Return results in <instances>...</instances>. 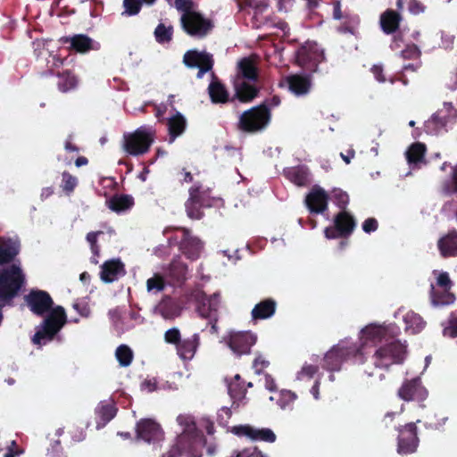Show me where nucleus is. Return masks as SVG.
<instances>
[{
	"instance_id": "1",
	"label": "nucleus",
	"mask_w": 457,
	"mask_h": 457,
	"mask_svg": "<svg viewBox=\"0 0 457 457\" xmlns=\"http://www.w3.org/2000/svg\"><path fill=\"white\" fill-rule=\"evenodd\" d=\"M399 328L395 325L370 324L361 331L362 349L368 342L379 343L371 361L376 368L387 370L392 365L401 364L406 357V346L395 337Z\"/></svg>"
},
{
	"instance_id": "2",
	"label": "nucleus",
	"mask_w": 457,
	"mask_h": 457,
	"mask_svg": "<svg viewBox=\"0 0 457 457\" xmlns=\"http://www.w3.org/2000/svg\"><path fill=\"white\" fill-rule=\"evenodd\" d=\"M177 421L182 432L162 457H201L205 441L197 431L193 418L188 415H179Z\"/></svg>"
},
{
	"instance_id": "3",
	"label": "nucleus",
	"mask_w": 457,
	"mask_h": 457,
	"mask_svg": "<svg viewBox=\"0 0 457 457\" xmlns=\"http://www.w3.org/2000/svg\"><path fill=\"white\" fill-rule=\"evenodd\" d=\"M257 77V61L255 57H244L238 61L234 87L236 96L241 102H251L257 96L258 90L254 85Z\"/></svg>"
},
{
	"instance_id": "4",
	"label": "nucleus",
	"mask_w": 457,
	"mask_h": 457,
	"mask_svg": "<svg viewBox=\"0 0 457 457\" xmlns=\"http://www.w3.org/2000/svg\"><path fill=\"white\" fill-rule=\"evenodd\" d=\"M175 6L182 12V27L190 36L203 37L212 29L211 21L196 12L192 0H176Z\"/></svg>"
},
{
	"instance_id": "5",
	"label": "nucleus",
	"mask_w": 457,
	"mask_h": 457,
	"mask_svg": "<svg viewBox=\"0 0 457 457\" xmlns=\"http://www.w3.org/2000/svg\"><path fill=\"white\" fill-rule=\"evenodd\" d=\"M66 313L62 306L53 308L48 316L38 326L32 341L35 345H45L51 341L66 323Z\"/></svg>"
},
{
	"instance_id": "6",
	"label": "nucleus",
	"mask_w": 457,
	"mask_h": 457,
	"mask_svg": "<svg viewBox=\"0 0 457 457\" xmlns=\"http://www.w3.org/2000/svg\"><path fill=\"white\" fill-rule=\"evenodd\" d=\"M154 130L151 127H140L134 132L124 134L123 150L130 155L145 154L154 142Z\"/></svg>"
},
{
	"instance_id": "7",
	"label": "nucleus",
	"mask_w": 457,
	"mask_h": 457,
	"mask_svg": "<svg viewBox=\"0 0 457 457\" xmlns=\"http://www.w3.org/2000/svg\"><path fill=\"white\" fill-rule=\"evenodd\" d=\"M270 120V113L267 107H253L240 115L238 127L243 131L254 133L265 129Z\"/></svg>"
},
{
	"instance_id": "8",
	"label": "nucleus",
	"mask_w": 457,
	"mask_h": 457,
	"mask_svg": "<svg viewBox=\"0 0 457 457\" xmlns=\"http://www.w3.org/2000/svg\"><path fill=\"white\" fill-rule=\"evenodd\" d=\"M350 355H353L361 361L362 351L361 346L349 345L345 341L340 342L327 353L325 356L326 368L330 370H339L342 361Z\"/></svg>"
},
{
	"instance_id": "9",
	"label": "nucleus",
	"mask_w": 457,
	"mask_h": 457,
	"mask_svg": "<svg viewBox=\"0 0 457 457\" xmlns=\"http://www.w3.org/2000/svg\"><path fill=\"white\" fill-rule=\"evenodd\" d=\"M256 339V336L251 332L235 331L228 332V334L223 337V341L237 355L248 353L250 348L255 344Z\"/></svg>"
},
{
	"instance_id": "10",
	"label": "nucleus",
	"mask_w": 457,
	"mask_h": 457,
	"mask_svg": "<svg viewBox=\"0 0 457 457\" xmlns=\"http://www.w3.org/2000/svg\"><path fill=\"white\" fill-rule=\"evenodd\" d=\"M323 51L316 43L307 42L298 51L296 60L299 65L315 71L318 64L323 60Z\"/></svg>"
},
{
	"instance_id": "11",
	"label": "nucleus",
	"mask_w": 457,
	"mask_h": 457,
	"mask_svg": "<svg viewBox=\"0 0 457 457\" xmlns=\"http://www.w3.org/2000/svg\"><path fill=\"white\" fill-rule=\"evenodd\" d=\"M230 431L238 436H245L253 441L272 443L276 440V435L270 428H257L250 425H239L232 427Z\"/></svg>"
},
{
	"instance_id": "12",
	"label": "nucleus",
	"mask_w": 457,
	"mask_h": 457,
	"mask_svg": "<svg viewBox=\"0 0 457 457\" xmlns=\"http://www.w3.org/2000/svg\"><path fill=\"white\" fill-rule=\"evenodd\" d=\"M194 298L197 301L198 313L212 321L216 320L220 303L218 295L208 297L204 292L197 291L194 294Z\"/></svg>"
},
{
	"instance_id": "13",
	"label": "nucleus",
	"mask_w": 457,
	"mask_h": 457,
	"mask_svg": "<svg viewBox=\"0 0 457 457\" xmlns=\"http://www.w3.org/2000/svg\"><path fill=\"white\" fill-rule=\"evenodd\" d=\"M184 62L188 67H196L199 69L197 78H203L204 74L212 70L213 61L212 55L206 52H198L195 50L188 51L184 55Z\"/></svg>"
},
{
	"instance_id": "14",
	"label": "nucleus",
	"mask_w": 457,
	"mask_h": 457,
	"mask_svg": "<svg viewBox=\"0 0 457 457\" xmlns=\"http://www.w3.org/2000/svg\"><path fill=\"white\" fill-rule=\"evenodd\" d=\"M210 204L206 191H200L199 187L190 189V197L186 204L188 217L195 220L200 219L203 215L200 207L209 206Z\"/></svg>"
},
{
	"instance_id": "15",
	"label": "nucleus",
	"mask_w": 457,
	"mask_h": 457,
	"mask_svg": "<svg viewBox=\"0 0 457 457\" xmlns=\"http://www.w3.org/2000/svg\"><path fill=\"white\" fill-rule=\"evenodd\" d=\"M417 446L416 426L414 423H409L400 430L397 451L400 454H408L415 452Z\"/></svg>"
},
{
	"instance_id": "16",
	"label": "nucleus",
	"mask_w": 457,
	"mask_h": 457,
	"mask_svg": "<svg viewBox=\"0 0 457 457\" xmlns=\"http://www.w3.org/2000/svg\"><path fill=\"white\" fill-rule=\"evenodd\" d=\"M137 436L146 442H154L162 438V431L155 421L150 419L140 420L137 425Z\"/></svg>"
},
{
	"instance_id": "17",
	"label": "nucleus",
	"mask_w": 457,
	"mask_h": 457,
	"mask_svg": "<svg viewBox=\"0 0 457 457\" xmlns=\"http://www.w3.org/2000/svg\"><path fill=\"white\" fill-rule=\"evenodd\" d=\"M353 227L354 221L353 217L343 212L336 217L335 228L325 229V237L331 239L341 235L349 234L353 229Z\"/></svg>"
},
{
	"instance_id": "18",
	"label": "nucleus",
	"mask_w": 457,
	"mask_h": 457,
	"mask_svg": "<svg viewBox=\"0 0 457 457\" xmlns=\"http://www.w3.org/2000/svg\"><path fill=\"white\" fill-rule=\"evenodd\" d=\"M398 395L404 401L418 400L423 401L428 395L419 379H413L404 383L398 391Z\"/></svg>"
},
{
	"instance_id": "19",
	"label": "nucleus",
	"mask_w": 457,
	"mask_h": 457,
	"mask_svg": "<svg viewBox=\"0 0 457 457\" xmlns=\"http://www.w3.org/2000/svg\"><path fill=\"white\" fill-rule=\"evenodd\" d=\"M183 303L170 297L163 298L155 307V312L165 320H173L181 314Z\"/></svg>"
},
{
	"instance_id": "20",
	"label": "nucleus",
	"mask_w": 457,
	"mask_h": 457,
	"mask_svg": "<svg viewBox=\"0 0 457 457\" xmlns=\"http://www.w3.org/2000/svg\"><path fill=\"white\" fill-rule=\"evenodd\" d=\"M125 274V267L120 259L105 262L101 267L100 278L105 283H112Z\"/></svg>"
},
{
	"instance_id": "21",
	"label": "nucleus",
	"mask_w": 457,
	"mask_h": 457,
	"mask_svg": "<svg viewBox=\"0 0 457 457\" xmlns=\"http://www.w3.org/2000/svg\"><path fill=\"white\" fill-rule=\"evenodd\" d=\"M28 303L34 313L43 315L51 308L53 301L47 293L37 291L29 294Z\"/></svg>"
},
{
	"instance_id": "22",
	"label": "nucleus",
	"mask_w": 457,
	"mask_h": 457,
	"mask_svg": "<svg viewBox=\"0 0 457 457\" xmlns=\"http://www.w3.org/2000/svg\"><path fill=\"white\" fill-rule=\"evenodd\" d=\"M305 203L311 212H322L327 208L328 195L321 187H315L306 196Z\"/></svg>"
},
{
	"instance_id": "23",
	"label": "nucleus",
	"mask_w": 457,
	"mask_h": 457,
	"mask_svg": "<svg viewBox=\"0 0 457 457\" xmlns=\"http://www.w3.org/2000/svg\"><path fill=\"white\" fill-rule=\"evenodd\" d=\"M199 335L194 334L188 338L181 340L177 348V353L183 361H190L194 358L199 345Z\"/></svg>"
},
{
	"instance_id": "24",
	"label": "nucleus",
	"mask_w": 457,
	"mask_h": 457,
	"mask_svg": "<svg viewBox=\"0 0 457 457\" xmlns=\"http://www.w3.org/2000/svg\"><path fill=\"white\" fill-rule=\"evenodd\" d=\"M183 238L180 242V247L185 254L188 256V258L195 259L197 258L202 250V244L200 240L196 237H192L189 232L186 229L182 230Z\"/></svg>"
},
{
	"instance_id": "25",
	"label": "nucleus",
	"mask_w": 457,
	"mask_h": 457,
	"mask_svg": "<svg viewBox=\"0 0 457 457\" xmlns=\"http://www.w3.org/2000/svg\"><path fill=\"white\" fill-rule=\"evenodd\" d=\"M426 152L425 145L421 143L412 144L406 151V159L411 169H420L425 164L424 154Z\"/></svg>"
},
{
	"instance_id": "26",
	"label": "nucleus",
	"mask_w": 457,
	"mask_h": 457,
	"mask_svg": "<svg viewBox=\"0 0 457 457\" xmlns=\"http://www.w3.org/2000/svg\"><path fill=\"white\" fill-rule=\"evenodd\" d=\"M437 246L442 256H456L457 231H451L447 235L442 237L437 242Z\"/></svg>"
},
{
	"instance_id": "27",
	"label": "nucleus",
	"mask_w": 457,
	"mask_h": 457,
	"mask_svg": "<svg viewBox=\"0 0 457 457\" xmlns=\"http://www.w3.org/2000/svg\"><path fill=\"white\" fill-rule=\"evenodd\" d=\"M285 81L289 90L296 96L305 95L311 88V80L307 77L291 75L288 76Z\"/></svg>"
},
{
	"instance_id": "28",
	"label": "nucleus",
	"mask_w": 457,
	"mask_h": 457,
	"mask_svg": "<svg viewBox=\"0 0 457 457\" xmlns=\"http://www.w3.org/2000/svg\"><path fill=\"white\" fill-rule=\"evenodd\" d=\"M403 319L405 324V331L410 334H417L426 326L422 317L411 311L407 312Z\"/></svg>"
},
{
	"instance_id": "29",
	"label": "nucleus",
	"mask_w": 457,
	"mask_h": 457,
	"mask_svg": "<svg viewBox=\"0 0 457 457\" xmlns=\"http://www.w3.org/2000/svg\"><path fill=\"white\" fill-rule=\"evenodd\" d=\"M66 42L71 43V46L79 53H86L91 49H97L98 46L91 38L84 35H76L71 38H66Z\"/></svg>"
},
{
	"instance_id": "30",
	"label": "nucleus",
	"mask_w": 457,
	"mask_h": 457,
	"mask_svg": "<svg viewBox=\"0 0 457 457\" xmlns=\"http://www.w3.org/2000/svg\"><path fill=\"white\" fill-rule=\"evenodd\" d=\"M275 309L276 303L271 299H267L255 305L252 311V316L254 320L268 319L274 314Z\"/></svg>"
},
{
	"instance_id": "31",
	"label": "nucleus",
	"mask_w": 457,
	"mask_h": 457,
	"mask_svg": "<svg viewBox=\"0 0 457 457\" xmlns=\"http://www.w3.org/2000/svg\"><path fill=\"white\" fill-rule=\"evenodd\" d=\"M400 16L393 10L386 11L380 17V24L384 32L389 34L396 30L399 26Z\"/></svg>"
},
{
	"instance_id": "32",
	"label": "nucleus",
	"mask_w": 457,
	"mask_h": 457,
	"mask_svg": "<svg viewBox=\"0 0 457 457\" xmlns=\"http://www.w3.org/2000/svg\"><path fill=\"white\" fill-rule=\"evenodd\" d=\"M106 204L112 211L122 212L130 209L134 204V201L133 198L129 195H115L109 199Z\"/></svg>"
},
{
	"instance_id": "33",
	"label": "nucleus",
	"mask_w": 457,
	"mask_h": 457,
	"mask_svg": "<svg viewBox=\"0 0 457 457\" xmlns=\"http://www.w3.org/2000/svg\"><path fill=\"white\" fill-rule=\"evenodd\" d=\"M455 295L450 290H442L431 287V302L434 306H443L452 304L455 302Z\"/></svg>"
},
{
	"instance_id": "34",
	"label": "nucleus",
	"mask_w": 457,
	"mask_h": 457,
	"mask_svg": "<svg viewBox=\"0 0 457 457\" xmlns=\"http://www.w3.org/2000/svg\"><path fill=\"white\" fill-rule=\"evenodd\" d=\"M186 124V119L179 112H177L175 115L169 119L168 127L170 135V142H172L176 137L181 135L184 132Z\"/></svg>"
},
{
	"instance_id": "35",
	"label": "nucleus",
	"mask_w": 457,
	"mask_h": 457,
	"mask_svg": "<svg viewBox=\"0 0 457 457\" xmlns=\"http://www.w3.org/2000/svg\"><path fill=\"white\" fill-rule=\"evenodd\" d=\"M228 390L235 403H240L245 398V387L240 381L239 375H235L231 381L228 382Z\"/></svg>"
},
{
	"instance_id": "36",
	"label": "nucleus",
	"mask_w": 457,
	"mask_h": 457,
	"mask_svg": "<svg viewBox=\"0 0 457 457\" xmlns=\"http://www.w3.org/2000/svg\"><path fill=\"white\" fill-rule=\"evenodd\" d=\"M209 95L213 103H226L228 98V94L222 84L213 79L208 87Z\"/></svg>"
},
{
	"instance_id": "37",
	"label": "nucleus",
	"mask_w": 457,
	"mask_h": 457,
	"mask_svg": "<svg viewBox=\"0 0 457 457\" xmlns=\"http://www.w3.org/2000/svg\"><path fill=\"white\" fill-rule=\"evenodd\" d=\"M97 417L102 423H97V428L104 427L116 415V408L112 403H101L96 409Z\"/></svg>"
},
{
	"instance_id": "38",
	"label": "nucleus",
	"mask_w": 457,
	"mask_h": 457,
	"mask_svg": "<svg viewBox=\"0 0 457 457\" xmlns=\"http://www.w3.org/2000/svg\"><path fill=\"white\" fill-rule=\"evenodd\" d=\"M17 253L15 244L10 240H0V264L9 262Z\"/></svg>"
},
{
	"instance_id": "39",
	"label": "nucleus",
	"mask_w": 457,
	"mask_h": 457,
	"mask_svg": "<svg viewBox=\"0 0 457 457\" xmlns=\"http://www.w3.org/2000/svg\"><path fill=\"white\" fill-rule=\"evenodd\" d=\"M286 174L297 186L304 185L308 179V170L304 168H290L286 171Z\"/></svg>"
},
{
	"instance_id": "40",
	"label": "nucleus",
	"mask_w": 457,
	"mask_h": 457,
	"mask_svg": "<svg viewBox=\"0 0 457 457\" xmlns=\"http://www.w3.org/2000/svg\"><path fill=\"white\" fill-rule=\"evenodd\" d=\"M165 287L163 278L159 274H154L146 280V290L149 294L156 295L162 291Z\"/></svg>"
},
{
	"instance_id": "41",
	"label": "nucleus",
	"mask_w": 457,
	"mask_h": 457,
	"mask_svg": "<svg viewBox=\"0 0 457 457\" xmlns=\"http://www.w3.org/2000/svg\"><path fill=\"white\" fill-rule=\"evenodd\" d=\"M187 265L180 260H174L169 269V276L175 279L184 278L187 274Z\"/></svg>"
},
{
	"instance_id": "42",
	"label": "nucleus",
	"mask_w": 457,
	"mask_h": 457,
	"mask_svg": "<svg viewBox=\"0 0 457 457\" xmlns=\"http://www.w3.org/2000/svg\"><path fill=\"white\" fill-rule=\"evenodd\" d=\"M156 40L161 43H168L171 40L172 37V27L165 26L164 24H159L154 30Z\"/></svg>"
},
{
	"instance_id": "43",
	"label": "nucleus",
	"mask_w": 457,
	"mask_h": 457,
	"mask_svg": "<svg viewBox=\"0 0 457 457\" xmlns=\"http://www.w3.org/2000/svg\"><path fill=\"white\" fill-rule=\"evenodd\" d=\"M116 358L121 366H129L131 363L133 353L127 345H120L116 350Z\"/></svg>"
},
{
	"instance_id": "44",
	"label": "nucleus",
	"mask_w": 457,
	"mask_h": 457,
	"mask_svg": "<svg viewBox=\"0 0 457 457\" xmlns=\"http://www.w3.org/2000/svg\"><path fill=\"white\" fill-rule=\"evenodd\" d=\"M443 335L445 337H457V314L452 313L448 321L443 324Z\"/></svg>"
},
{
	"instance_id": "45",
	"label": "nucleus",
	"mask_w": 457,
	"mask_h": 457,
	"mask_svg": "<svg viewBox=\"0 0 457 457\" xmlns=\"http://www.w3.org/2000/svg\"><path fill=\"white\" fill-rule=\"evenodd\" d=\"M434 275L436 278V288L442 290H450L453 283L450 279L449 274L444 271L435 270Z\"/></svg>"
},
{
	"instance_id": "46",
	"label": "nucleus",
	"mask_w": 457,
	"mask_h": 457,
	"mask_svg": "<svg viewBox=\"0 0 457 457\" xmlns=\"http://www.w3.org/2000/svg\"><path fill=\"white\" fill-rule=\"evenodd\" d=\"M295 399L296 395L295 393L289 390H282L279 393L278 405L282 410L290 408Z\"/></svg>"
},
{
	"instance_id": "47",
	"label": "nucleus",
	"mask_w": 457,
	"mask_h": 457,
	"mask_svg": "<svg viewBox=\"0 0 457 457\" xmlns=\"http://www.w3.org/2000/svg\"><path fill=\"white\" fill-rule=\"evenodd\" d=\"M77 82L78 81L74 76H71V74H63L60 77L58 87L61 91L66 92L74 88L77 86Z\"/></svg>"
},
{
	"instance_id": "48",
	"label": "nucleus",
	"mask_w": 457,
	"mask_h": 457,
	"mask_svg": "<svg viewBox=\"0 0 457 457\" xmlns=\"http://www.w3.org/2000/svg\"><path fill=\"white\" fill-rule=\"evenodd\" d=\"M228 457H262L261 453L255 447L235 450Z\"/></svg>"
},
{
	"instance_id": "49",
	"label": "nucleus",
	"mask_w": 457,
	"mask_h": 457,
	"mask_svg": "<svg viewBox=\"0 0 457 457\" xmlns=\"http://www.w3.org/2000/svg\"><path fill=\"white\" fill-rule=\"evenodd\" d=\"M124 12L128 15L137 14L141 7L140 0H124L123 1Z\"/></svg>"
},
{
	"instance_id": "50",
	"label": "nucleus",
	"mask_w": 457,
	"mask_h": 457,
	"mask_svg": "<svg viewBox=\"0 0 457 457\" xmlns=\"http://www.w3.org/2000/svg\"><path fill=\"white\" fill-rule=\"evenodd\" d=\"M78 184V180L71 174L64 172L62 174V188L64 191L71 193L74 190Z\"/></svg>"
},
{
	"instance_id": "51",
	"label": "nucleus",
	"mask_w": 457,
	"mask_h": 457,
	"mask_svg": "<svg viewBox=\"0 0 457 457\" xmlns=\"http://www.w3.org/2000/svg\"><path fill=\"white\" fill-rule=\"evenodd\" d=\"M141 389L152 393L159 389L158 380L154 377H147L141 384Z\"/></svg>"
},
{
	"instance_id": "52",
	"label": "nucleus",
	"mask_w": 457,
	"mask_h": 457,
	"mask_svg": "<svg viewBox=\"0 0 457 457\" xmlns=\"http://www.w3.org/2000/svg\"><path fill=\"white\" fill-rule=\"evenodd\" d=\"M164 339L169 344H178L180 340V332L178 328H172L165 332Z\"/></svg>"
},
{
	"instance_id": "53",
	"label": "nucleus",
	"mask_w": 457,
	"mask_h": 457,
	"mask_svg": "<svg viewBox=\"0 0 457 457\" xmlns=\"http://www.w3.org/2000/svg\"><path fill=\"white\" fill-rule=\"evenodd\" d=\"M318 368L312 364H305L303 366L301 371H299L297 378L298 379L311 378L317 372Z\"/></svg>"
},
{
	"instance_id": "54",
	"label": "nucleus",
	"mask_w": 457,
	"mask_h": 457,
	"mask_svg": "<svg viewBox=\"0 0 457 457\" xmlns=\"http://www.w3.org/2000/svg\"><path fill=\"white\" fill-rule=\"evenodd\" d=\"M333 196L337 200V204L341 208H345L348 203V195L345 192L340 189H335L333 192Z\"/></svg>"
},
{
	"instance_id": "55",
	"label": "nucleus",
	"mask_w": 457,
	"mask_h": 457,
	"mask_svg": "<svg viewBox=\"0 0 457 457\" xmlns=\"http://www.w3.org/2000/svg\"><path fill=\"white\" fill-rule=\"evenodd\" d=\"M443 189L446 194L457 193V166L453 170V179L451 184H445Z\"/></svg>"
},
{
	"instance_id": "56",
	"label": "nucleus",
	"mask_w": 457,
	"mask_h": 457,
	"mask_svg": "<svg viewBox=\"0 0 457 457\" xmlns=\"http://www.w3.org/2000/svg\"><path fill=\"white\" fill-rule=\"evenodd\" d=\"M402 56L407 59H417L420 56V51L416 46H408L402 52Z\"/></svg>"
},
{
	"instance_id": "57",
	"label": "nucleus",
	"mask_w": 457,
	"mask_h": 457,
	"mask_svg": "<svg viewBox=\"0 0 457 457\" xmlns=\"http://www.w3.org/2000/svg\"><path fill=\"white\" fill-rule=\"evenodd\" d=\"M101 233L102 232H90L87 236V240L90 243L91 250H92L93 253L96 255H98V253H99L98 246L96 245V240H97V236Z\"/></svg>"
},
{
	"instance_id": "58",
	"label": "nucleus",
	"mask_w": 457,
	"mask_h": 457,
	"mask_svg": "<svg viewBox=\"0 0 457 457\" xmlns=\"http://www.w3.org/2000/svg\"><path fill=\"white\" fill-rule=\"evenodd\" d=\"M73 308L83 317H87L90 313L87 304L83 302L74 303Z\"/></svg>"
},
{
	"instance_id": "59",
	"label": "nucleus",
	"mask_w": 457,
	"mask_h": 457,
	"mask_svg": "<svg viewBox=\"0 0 457 457\" xmlns=\"http://www.w3.org/2000/svg\"><path fill=\"white\" fill-rule=\"evenodd\" d=\"M269 365V361H267L263 356H258L255 358L253 361V368L256 372L260 373L264 368Z\"/></svg>"
},
{
	"instance_id": "60",
	"label": "nucleus",
	"mask_w": 457,
	"mask_h": 457,
	"mask_svg": "<svg viewBox=\"0 0 457 457\" xmlns=\"http://www.w3.org/2000/svg\"><path fill=\"white\" fill-rule=\"evenodd\" d=\"M378 228V222L375 219H368L362 224V228L365 232L370 233L375 231Z\"/></svg>"
},
{
	"instance_id": "61",
	"label": "nucleus",
	"mask_w": 457,
	"mask_h": 457,
	"mask_svg": "<svg viewBox=\"0 0 457 457\" xmlns=\"http://www.w3.org/2000/svg\"><path fill=\"white\" fill-rule=\"evenodd\" d=\"M371 71L374 74V76L376 77V79H378V81H379V82H384L385 81V79L382 76L383 69H382L381 66L374 65L372 67V69H371Z\"/></svg>"
},
{
	"instance_id": "62",
	"label": "nucleus",
	"mask_w": 457,
	"mask_h": 457,
	"mask_svg": "<svg viewBox=\"0 0 457 457\" xmlns=\"http://www.w3.org/2000/svg\"><path fill=\"white\" fill-rule=\"evenodd\" d=\"M264 386L269 391H274L276 389L275 380L270 375H265Z\"/></svg>"
},
{
	"instance_id": "63",
	"label": "nucleus",
	"mask_w": 457,
	"mask_h": 457,
	"mask_svg": "<svg viewBox=\"0 0 457 457\" xmlns=\"http://www.w3.org/2000/svg\"><path fill=\"white\" fill-rule=\"evenodd\" d=\"M409 10L411 13L418 14L423 12L424 8L420 4L417 2H411L409 5Z\"/></svg>"
},
{
	"instance_id": "64",
	"label": "nucleus",
	"mask_w": 457,
	"mask_h": 457,
	"mask_svg": "<svg viewBox=\"0 0 457 457\" xmlns=\"http://www.w3.org/2000/svg\"><path fill=\"white\" fill-rule=\"evenodd\" d=\"M437 122H439L441 127H444L446 123V121L445 120V119L443 117H439V115L436 114V115H434L432 117V119L428 121V128H430L434 124H437Z\"/></svg>"
}]
</instances>
